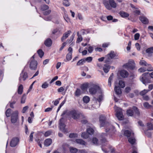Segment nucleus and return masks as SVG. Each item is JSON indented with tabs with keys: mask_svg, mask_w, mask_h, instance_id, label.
I'll list each match as a JSON object with an SVG mask.
<instances>
[{
	"mask_svg": "<svg viewBox=\"0 0 153 153\" xmlns=\"http://www.w3.org/2000/svg\"><path fill=\"white\" fill-rule=\"evenodd\" d=\"M103 3L106 9L111 10L112 8L115 9L117 7V4L114 0H103Z\"/></svg>",
	"mask_w": 153,
	"mask_h": 153,
	"instance_id": "f257e3e1",
	"label": "nucleus"
},
{
	"mask_svg": "<svg viewBox=\"0 0 153 153\" xmlns=\"http://www.w3.org/2000/svg\"><path fill=\"white\" fill-rule=\"evenodd\" d=\"M68 114L74 120H77L80 117H82L83 118H85V117L83 114L79 113L77 111L74 110L69 111L68 112Z\"/></svg>",
	"mask_w": 153,
	"mask_h": 153,
	"instance_id": "f03ea898",
	"label": "nucleus"
},
{
	"mask_svg": "<svg viewBox=\"0 0 153 153\" xmlns=\"http://www.w3.org/2000/svg\"><path fill=\"white\" fill-rule=\"evenodd\" d=\"M115 111L116 112V115L119 120H122L124 118V116L121 109L115 106L114 107Z\"/></svg>",
	"mask_w": 153,
	"mask_h": 153,
	"instance_id": "7ed1b4c3",
	"label": "nucleus"
},
{
	"mask_svg": "<svg viewBox=\"0 0 153 153\" xmlns=\"http://www.w3.org/2000/svg\"><path fill=\"white\" fill-rule=\"evenodd\" d=\"M97 91L98 93L100 92L102 93V91L99 86L98 85H94L91 88L89 89L90 93L92 94H95Z\"/></svg>",
	"mask_w": 153,
	"mask_h": 153,
	"instance_id": "20e7f679",
	"label": "nucleus"
},
{
	"mask_svg": "<svg viewBox=\"0 0 153 153\" xmlns=\"http://www.w3.org/2000/svg\"><path fill=\"white\" fill-rule=\"evenodd\" d=\"M123 66L125 68H129L131 69H133L135 67V63L133 60H130L127 63L124 64Z\"/></svg>",
	"mask_w": 153,
	"mask_h": 153,
	"instance_id": "39448f33",
	"label": "nucleus"
},
{
	"mask_svg": "<svg viewBox=\"0 0 153 153\" xmlns=\"http://www.w3.org/2000/svg\"><path fill=\"white\" fill-rule=\"evenodd\" d=\"M18 112L17 111L13 112L11 114V121L12 123L14 124L16 123L18 119Z\"/></svg>",
	"mask_w": 153,
	"mask_h": 153,
	"instance_id": "423d86ee",
	"label": "nucleus"
},
{
	"mask_svg": "<svg viewBox=\"0 0 153 153\" xmlns=\"http://www.w3.org/2000/svg\"><path fill=\"white\" fill-rule=\"evenodd\" d=\"M116 56V54L113 51H111L110 53L108 54L106 56V59L105 60V62L106 63H109L111 59L114 58Z\"/></svg>",
	"mask_w": 153,
	"mask_h": 153,
	"instance_id": "0eeeda50",
	"label": "nucleus"
},
{
	"mask_svg": "<svg viewBox=\"0 0 153 153\" xmlns=\"http://www.w3.org/2000/svg\"><path fill=\"white\" fill-rule=\"evenodd\" d=\"M64 119L63 117L62 118L59 120V126L60 129L64 132H67V130L65 128V125L63 122Z\"/></svg>",
	"mask_w": 153,
	"mask_h": 153,
	"instance_id": "6e6552de",
	"label": "nucleus"
},
{
	"mask_svg": "<svg viewBox=\"0 0 153 153\" xmlns=\"http://www.w3.org/2000/svg\"><path fill=\"white\" fill-rule=\"evenodd\" d=\"M19 141V139L18 137H15L13 138L10 142V146L12 147L16 146L18 144Z\"/></svg>",
	"mask_w": 153,
	"mask_h": 153,
	"instance_id": "1a4fd4ad",
	"label": "nucleus"
},
{
	"mask_svg": "<svg viewBox=\"0 0 153 153\" xmlns=\"http://www.w3.org/2000/svg\"><path fill=\"white\" fill-rule=\"evenodd\" d=\"M37 61L33 60L30 62V67L32 70H35L37 68Z\"/></svg>",
	"mask_w": 153,
	"mask_h": 153,
	"instance_id": "9d476101",
	"label": "nucleus"
},
{
	"mask_svg": "<svg viewBox=\"0 0 153 153\" xmlns=\"http://www.w3.org/2000/svg\"><path fill=\"white\" fill-rule=\"evenodd\" d=\"M149 73L148 72L144 73L140 77V80L144 84H145L147 82V75H148Z\"/></svg>",
	"mask_w": 153,
	"mask_h": 153,
	"instance_id": "9b49d317",
	"label": "nucleus"
},
{
	"mask_svg": "<svg viewBox=\"0 0 153 153\" xmlns=\"http://www.w3.org/2000/svg\"><path fill=\"white\" fill-rule=\"evenodd\" d=\"M120 73L121 76L124 78L127 77L128 75V72L127 71L124 70L121 71Z\"/></svg>",
	"mask_w": 153,
	"mask_h": 153,
	"instance_id": "f8f14e48",
	"label": "nucleus"
},
{
	"mask_svg": "<svg viewBox=\"0 0 153 153\" xmlns=\"http://www.w3.org/2000/svg\"><path fill=\"white\" fill-rule=\"evenodd\" d=\"M71 33V30H68L67 32L65 33L63 35V36L61 38V41L63 42L65 39H66L69 35Z\"/></svg>",
	"mask_w": 153,
	"mask_h": 153,
	"instance_id": "ddd939ff",
	"label": "nucleus"
},
{
	"mask_svg": "<svg viewBox=\"0 0 153 153\" xmlns=\"http://www.w3.org/2000/svg\"><path fill=\"white\" fill-rule=\"evenodd\" d=\"M124 135L128 137H134V133L128 130H126L124 132Z\"/></svg>",
	"mask_w": 153,
	"mask_h": 153,
	"instance_id": "4468645a",
	"label": "nucleus"
},
{
	"mask_svg": "<svg viewBox=\"0 0 153 153\" xmlns=\"http://www.w3.org/2000/svg\"><path fill=\"white\" fill-rule=\"evenodd\" d=\"M52 44V41L50 38L47 39L45 42V44L48 47H50Z\"/></svg>",
	"mask_w": 153,
	"mask_h": 153,
	"instance_id": "2eb2a0df",
	"label": "nucleus"
},
{
	"mask_svg": "<svg viewBox=\"0 0 153 153\" xmlns=\"http://www.w3.org/2000/svg\"><path fill=\"white\" fill-rule=\"evenodd\" d=\"M52 140L51 139H47L44 142V144L46 146H49L52 143Z\"/></svg>",
	"mask_w": 153,
	"mask_h": 153,
	"instance_id": "dca6fc26",
	"label": "nucleus"
},
{
	"mask_svg": "<svg viewBox=\"0 0 153 153\" xmlns=\"http://www.w3.org/2000/svg\"><path fill=\"white\" fill-rule=\"evenodd\" d=\"M139 19L140 21L144 24H147L149 22L148 19L144 16L140 17Z\"/></svg>",
	"mask_w": 153,
	"mask_h": 153,
	"instance_id": "f3484780",
	"label": "nucleus"
},
{
	"mask_svg": "<svg viewBox=\"0 0 153 153\" xmlns=\"http://www.w3.org/2000/svg\"><path fill=\"white\" fill-rule=\"evenodd\" d=\"M105 131L106 132H108L111 128H112V126L108 123H105Z\"/></svg>",
	"mask_w": 153,
	"mask_h": 153,
	"instance_id": "a211bd4d",
	"label": "nucleus"
},
{
	"mask_svg": "<svg viewBox=\"0 0 153 153\" xmlns=\"http://www.w3.org/2000/svg\"><path fill=\"white\" fill-rule=\"evenodd\" d=\"M147 126L149 130H153V119L151 120L150 123H148L147 124Z\"/></svg>",
	"mask_w": 153,
	"mask_h": 153,
	"instance_id": "6ab92c4d",
	"label": "nucleus"
},
{
	"mask_svg": "<svg viewBox=\"0 0 153 153\" xmlns=\"http://www.w3.org/2000/svg\"><path fill=\"white\" fill-rule=\"evenodd\" d=\"M110 65H105L103 68V70L104 72L107 73L109 71L110 68Z\"/></svg>",
	"mask_w": 153,
	"mask_h": 153,
	"instance_id": "aec40b11",
	"label": "nucleus"
},
{
	"mask_svg": "<svg viewBox=\"0 0 153 153\" xmlns=\"http://www.w3.org/2000/svg\"><path fill=\"white\" fill-rule=\"evenodd\" d=\"M114 91L117 94H120L121 93V91L118 86H115L114 87Z\"/></svg>",
	"mask_w": 153,
	"mask_h": 153,
	"instance_id": "412c9836",
	"label": "nucleus"
},
{
	"mask_svg": "<svg viewBox=\"0 0 153 153\" xmlns=\"http://www.w3.org/2000/svg\"><path fill=\"white\" fill-rule=\"evenodd\" d=\"M120 15L122 17H127L129 16V14L124 11H121L119 12Z\"/></svg>",
	"mask_w": 153,
	"mask_h": 153,
	"instance_id": "4be33fe9",
	"label": "nucleus"
},
{
	"mask_svg": "<svg viewBox=\"0 0 153 153\" xmlns=\"http://www.w3.org/2000/svg\"><path fill=\"white\" fill-rule=\"evenodd\" d=\"M76 142L78 144L82 145H85V142L83 140L80 139H77L76 140Z\"/></svg>",
	"mask_w": 153,
	"mask_h": 153,
	"instance_id": "5701e85b",
	"label": "nucleus"
},
{
	"mask_svg": "<svg viewBox=\"0 0 153 153\" xmlns=\"http://www.w3.org/2000/svg\"><path fill=\"white\" fill-rule=\"evenodd\" d=\"M62 4L66 7H68L71 4L69 2L70 0H62Z\"/></svg>",
	"mask_w": 153,
	"mask_h": 153,
	"instance_id": "b1692460",
	"label": "nucleus"
},
{
	"mask_svg": "<svg viewBox=\"0 0 153 153\" xmlns=\"http://www.w3.org/2000/svg\"><path fill=\"white\" fill-rule=\"evenodd\" d=\"M146 52L148 53V56H150L151 54L153 53V48L152 47L148 48L146 50Z\"/></svg>",
	"mask_w": 153,
	"mask_h": 153,
	"instance_id": "393cba45",
	"label": "nucleus"
},
{
	"mask_svg": "<svg viewBox=\"0 0 153 153\" xmlns=\"http://www.w3.org/2000/svg\"><path fill=\"white\" fill-rule=\"evenodd\" d=\"M81 137L84 139H87L88 138L89 136V134L88 132H83L82 133L81 135Z\"/></svg>",
	"mask_w": 153,
	"mask_h": 153,
	"instance_id": "a878e982",
	"label": "nucleus"
},
{
	"mask_svg": "<svg viewBox=\"0 0 153 153\" xmlns=\"http://www.w3.org/2000/svg\"><path fill=\"white\" fill-rule=\"evenodd\" d=\"M133 109L135 113V114L137 116H139L140 114V112L139 111L137 108L135 107L134 106L133 107Z\"/></svg>",
	"mask_w": 153,
	"mask_h": 153,
	"instance_id": "bb28decb",
	"label": "nucleus"
},
{
	"mask_svg": "<svg viewBox=\"0 0 153 153\" xmlns=\"http://www.w3.org/2000/svg\"><path fill=\"white\" fill-rule=\"evenodd\" d=\"M23 90V85H20L18 87V93L19 94H22Z\"/></svg>",
	"mask_w": 153,
	"mask_h": 153,
	"instance_id": "cd10ccee",
	"label": "nucleus"
},
{
	"mask_svg": "<svg viewBox=\"0 0 153 153\" xmlns=\"http://www.w3.org/2000/svg\"><path fill=\"white\" fill-rule=\"evenodd\" d=\"M129 142L132 144H133L135 142V140L134 137H131L128 139Z\"/></svg>",
	"mask_w": 153,
	"mask_h": 153,
	"instance_id": "c85d7f7f",
	"label": "nucleus"
},
{
	"mask_svg": "<svg viewBox=\"0 0 153 153\" xmlns=\"http://www.w3.org/2000/svg\"><path fill=\"white\" fill-rule=\"evenodd\" d=\"M69 149L71 153H76L78 151L77 149L73 147H70Z\"/></svg>",
	"mask_w": 153,
	"mask_h": 153,
	"instance_id": "c756f323",
	"label": "nucleus"
},
{
	"mask_svg": "<svg viewBox=\"0 0 153 153\" xmlns=\"http://www.w3.org/2000/svg\"><path fill=\"white\" fill-rule=\"evenodd\" d=\"M99 93L100 95L99 96L98 98L96 99V100L98 102H100L103 100V95L102 92L101 93L100 92H99Z\"/></svg>",
	"mask_w": 153,
	"mask_h": 153,
	"instance_id": "7c9ffc66",
	"label": "nucleus"
},
{
	"mask_svg": "<svg viewBox=\"0 0 153 153\" xmlns=\"http://www.w3.org/2000/svg\"><path fill=\"white\" fill-rule=\"evenodd\" d=\"M77 36L78 38L77 39L76 42L79 43L81 42L82 40V38L81 35L79 34L78 32L77 33Z\"/></svg>",
	"mask_w": 153,
	"mask_h": 153,
	"instance_id": "2f4dec72",
	"label": "nucleus"
},
{
	"mask_svg": "<svg viewBox=\"0 0 153 153\" xmlns=\"http://www.w3.org/2000/svg\"><path fill=\"white\" fill-rule=\"evenodd\" d=\"M90 98L87 96L84 97L83 98V100L84 102L88 103L90 101Z\"/></svg>",
	"mask_w": 153,
	"mask_h": 153,
	"instance_id": "473e14b6",
	"label": "nucleus"
},
{
	"mask_svg": "<svg viewBox=\"0 0 153 153\" xmlns=\"http://www.w3.org/2000/svg\"><path fill=\"white\" fill-rule=\"evenodd\" d=\"M49 6L46 4H44L41 6V10L43 11L45 10L48 9Z\"/></svg>",
	"mask_w": 153,
	"mask_h": 153,
	"instance_id": "72a5a7b5",
	"label": "nucleus"
},
{
	"mask_svg": "<svg viewBox=\"0 0 153 153\" xmlns=\"http://www.w3.org/2000/svg\"><path fill=\"white\" fill-rule=\"evenodd\" d=\"M119 85L122 88H123L125 85V82L123 80L119 81Z\"/></svg>",
	"mask_w": 153,
	"mask_h": 153,
	"instance_id": "f704fd0d",
	"label": "nucleus"
},
{
	"mask_svg": "<svg viewBox=\"0 0 153 153\" xmlns=\"http://www.w3.org/2000/svg\"><path fill=\"white\" fill-rule=\"evenodd\" d=\"M149 91V90L144 89V90L141 91L140 92V94L141 95L143 96Z\"/></svg>",
	"mask_w": 153,
	"mask_h": 153,
	"instance_id": "c9c22d12",
	"label": "nucleus"
},
{
	"mask_svg": "<svg viewBox=\"0 0 153 153\" xmlns=\"http://www.w3.org/2000/svg\"><path fill=\"white\" fill-rule=\"evenodd\" d=\"M127 114L128 116H132L133 114V112L131 109H129L127 111Z\"/></svg>",
	"mask_w": 153,
	"mask_h": 153,
	"instance_id": "e433bc0d",
	"label": "nucleus"
},
{
	"mask_svg": "<svg viewBox=\"0 0 153 153\" xmlns=\"http://www.w3.org/2000/svg\"><path fill=\"white\" fill-rule=\"evenodd\" d=\"M106 120L105 117L103 115H101L99 117V121L100 122H104Z\"/></svg>",
	"mask_w": 153,
	"mask_h": 153,
	"instance_id": "4c0bfd02",
	"label": "nucleus"
},
{
	"mask_svg": "<svg viewBox=\"0 0 153 153\" xmlns=\"http://www.w3.org/2000/svg\"><path fill=\"white\" fill-rule=\"evenodd\" d=\"M81 94V91L80 89H77L75 91V95L76 96L78 97Z\"/></svg>",
	"mask_w": 153,
	"mask_h": 153,
	"instance_id": "58836bf2",
	"label": "nucleus"
},
{
	"mask_svg": "<svg viewBox=\"0 0 153 153\" xmlns=\"http://www.w3.org/2000/svg\"><path fill=\"white\" fill-rule=\"evenodd\" d=\"M87 131L89 134H93L94 133V130L91 128H88L87 130Z\"/></svg>",
	"mask_w": 153,
	"mask_h": 153,
	"instance_id": "ea45409f",
	"label": "nucleus"
},
{
	"mask_svg": "<svg viewBox=\"0 0 153 153\" xmlns=\"http://www.w3.org/2000/svg\"><path fill=\"white\" fill-rule=\"evenodd\" d=\"M11 109L10 108L8 109L6 111V115L7 117H10V116Z\"/></svg>",
	"mask_w": 153,
	"mask_h": 153,
	"instance_id": "a19ab883",
	"label": "nucleus"
},
{
	"mask_svg": "<svg viewBox=\"0 0 153 153\" xmlns=\"http://www.w3.org/2000/svg\"><path fill=\"white\" fill-rule=\"evenodd\" d=\"M139 64L141 65L147 66L148 64L144 60H141Z\"/></svg>",
	"mask_w": 153,
	"mask_h": 153,
	"instance_id": "79ce46f5",
	"label": "nucleus"
},
{
	"mask_svg": "<svg viewBox=\"0 0 153 153\" xmlns=\"http://www.w3.org/2000/svg\"><path fill=\"white\" fill-rule=\"evenodd\" d=\"M143 105L144 107L147 108H149L152 107V106L151 105H150L147 102H144L143 103Z\"/></svg>",
	"mask_w": 153,
	"mask_h": 153,
	"instance_id": "37998d69",
	"label": "nucleus"
},
{
	"mask_svg": "<svg viewBox=\"0 0 153 153\" xmlns=\"http://www.w3.org/2000/svg\"><path fill=\"white\" fill-rule=\"evenodd\" d=\"M38 53L41 58L43 56L44 54L43 52L41 49H39L38 51Z\"/></svg>",
	"mask_w": 153,
	"mask_h": 153,
	"instance_id": "c03bdc74",
	"label": "nucleus"
},
{
	"mask_svg": "<svg viewBox=\"0 0 153 153\" xmlns=\"http://www.w3.org/2000/svg\"><path fill=\"white\" fill-rule=\"evenodd\" d=\"M85 62V60L83 59H82L79 60L76 64V65L78 66L82 65L83 62Z\"/></svg>",
	"mask_w": 153,
	"mask_h": 153,
	"instance_id": "a18cd8bd",
	"label": "nucleus"
},
{
	"mask_svg": "<svg viewBox=\"0 0 153 153\" xmlns=\"http://www.w3.org/2000/svg\"><path fill=\"white\" fill-rule=\"evenodd\" d=\"M71 56H72V53H69L66 55V59H67L69 61L71 59Z\"/></svg>",
	"mask_w": 153,
	"mask_h": 153,
	"instance_id": "49530a36",
	"label": "nucleus"
},
{
	"mask_svg": "<svg viewBox=\"0 0 153 153\" xmlns=\"http://www.w3.org/2000/svg\"><path fill=\"white\" fill-rule=\"evenodd\" d=\"M85 60V62L87 61L88 62H91L92 60V58L91 57H88L85 58L84 59Z\"/></svg>",
	"mask_w": 153,
	"mask_h": 153,
	"instance_id": "de8ad7c7",
	"label": "nucleus"
},
{
	"mask_svg": "<svg viewBox=\"0 0 153 153\" xmlns=\"http://www.w3.org/2000/svg\"><path fill=\"white\" fill-rule=\"evenodd\" d=\"M74 35H72L70 38L69 39H68L67 41V42L68 43H71L72 41L73 40L74 38Z\"/></svg>",
	"mask_w": 153,
	"mask_h": 153,
	"instance_id": "09e8293b",
	"label": "nucleus"
},
{
	"mask_svg": "<svg viewBox=\"0 0 153 153\" xmlns=\"http://www.w3.org/2000/svg\"><path fill=\"white\" fill-rule=\"evenodd\" d=\"M48 85L47 82H45L42 84V87L43 88H46L48 87Z\"/></svg>",
	"mask_w": 153,
	"mask_h": 153,
	"instance_id": "8fccbe9b",
	"label": "nucleus"
},
{
	"mask_svg": "<svg viewBox=\"0 0 153 153\" xmlns=\"http://www.w3.org/2000/svg\"><path fill=\"white\" fill-rule=\"evenodd\" d=\"M147 66L148 67V68L147 69L148 71H153V68L151 67L150 65L147 64Z\"/></svg>",
	"mask_w": 153,
	"mask_h": 153,
	"instance_id": "3c124183",
	"label": "nucleus"
},
{
	"mask_svg": "<svg viewBox=\"0 0 153 153\" xmlns=\"http://www.w3.org/2000/svg\"><path fill=\"white\" fill-rule=\"evenodd\" d=\"M25 95L24 94L23 95L21 100V103H24L25 102V100L26 99V97H25Z\"/></svg>",
	"mask_w": 153,
	"mask_h": 153,
	"instance_id": "603ef678",
	"label": "nucleus"
},
{
	"mask_svg": "<svg viewBox=\"0 0 153 153\" xmlns=\"http://www.w3.org/2000/svg\"><path fill=\"white\" fill-rule=\"evenodd\" d=\"M77 135L76 133H71L69 135V137L70 138H73L77 137Z\"/></svg>",
	"mask_w": 153,
	"mask_h": 153,
	"instance_id": "864d4df0",
	"label": "nucleus"
},
{
	"mask_svg": "<svg viewBox=\"0 0 153 153\" xmlns=\"http://www.w3.org/2000/svg\"><path fill=\"white\" fill-rule=\"evenodd\" d=\"M88 87V84H83L81 86V88L83 90L86 89Z\"/></svg>",
	"mask_w": 153,
	"mask_h": 153,
	"instance_id": "5fc2aeb1",
	"label": "nucleus"
},
{
	"mask_svg": "<svg viewBox=\"0 0 153 153\" xmlns=\"http://www.w3.org/2000/svg\"><path fill=\"white\" fill-rule=\"evenodd\" d=\"M140 35L139 33H136L134 36V38L135 40H137L139 39Z\"/></svg>",
	"mask_w": 153,
	"mask_h": 153,
	"instance_id": "6e6d98bb",
	"label": "nucleus"
},
{
	"mask_svg": "<svg viewBox=\"0 0 153 153\" xmlns=\"http://www.w3.org/2000/svg\"><path fill=\"white\" fill-rule=\"evenodd\" d=\"M92 142L94 144H97L98 143V140L96 138H93L92 140Z\"/></svg>",
	"mask_w": 153,
	"mask_h": 153,
	"instance_id": "4d7b16f0",
	"label": "nucleus"
},
{
	"mask_svg": "<svg viewBox=\"0 0 153 153\" xmlns=\"http://www.w3.org/2000/svg\"><path fill=\"white\" fill-rule=\"evenodd\" d=\"M51 133L52 131H47L45 132V137H47L51 135Z\"/></svg>",
	"mask_w": 153,
	"mask_h": 153,
	"instance_id": "13d9d810",
	"label": "nucleus"
},
{
	"mask_svg": "<svg viewBox=\"0 0 153 153\" xmlns=\"http://www.w3.org/2000/svg\"><path fill=\"white\" fill-rule=\"evenodd\" d=\"M27 77V73L26 72L24 73L23 75V77H22V78L23 79V80L25 81Z\"/></svg>",
	"mask_w": 153,
	"mask_h": 153,
	"instance_id": "bf43d9fd",
	"label": "nucleus"
},
{
	"mask_svg": "<svg viewBox=\"0 0 153 153\" xmlns=\"http://www.w3.org/2000/svg\"><path fill=\"white\" fill-rule=\"evenodd\" d=\"M16 102L15 101H13L12 102H10V108H13L14 107L13 106V105L16 103Z\"/></svg>",
	"mask_w": 153,
	"mask_h": 153,
	"instance_id": "052dcab7",
	"label": "nucleus"
},
{
	"mask_svg": "<svg viewBox=\"0 0 153 153\" xmlns=\"http://www.w3.org/2000/svg\"><path fill=\"white\" fill-rule=\"evenodd\" d=\"M51 12V11L50 10H48L43 12V14L44 15H47L49 14Z\"/></svg>",
	"mask_w": 153,
	"mask_h": 153,
	"instance_id": "680f3d73",
	"label": "nucleus"
},
{
	"mask_svg": "<svg viewBox=\"0 0 153 153\" xmlns=\"http://www.w3.org/2000/svg\"><path fill=\"white\" fill-rule=\"evenodd\" d=\"M93 50V48L91 46L89 47L88 49V51L89 53H91Z\"/></svg>",
	"mask_w": 153,
	"mask_h": 153,
	"instance_id": "e2e57ef3",
	"label": "nucleus"
},
{
	"mask_svg": "<svg viewBox=\"0 0 153 153\" xmlns=\"http://www.w3.org/2000/svg\"><path fill=\"white\" fill-rule=\"evenodd\" d=\"M146 70L144 69L143 68H141L138 69V71L142 73L146 71Z\"/></svg>",
	"mask_w": 153,
	"mask_h": 153,
	"instance_id": "0e129e2a",
	"label": "nucleus"
},
{
	"mask_svg": "<svg viewBox=\"0 0 153 153\" xmlns=\"http://www.w3.org/2000/svg\"><path fill=\"white\" fill-rule=\"evenodd\" d=\"M65 17H64L65 19L67 22H69L70 21V19L68 17V15L65 13Z\"/></svg>",
	"mask_w": 153,
	"mask_h": 153,
	"instance_id": "69168bd1",
	"label": "nucleus"
},
{
	"mask_svg": "<svg viewBox=\"0 0 153 153\" xmlns=\"http://www.w3.org/2000/svg\"><path fill=\"white\" fill-rule=\"evenodd\" d=\"M28 106H26L23 107L22 110V112L23 113H25L26 111L28 109Z\"/></svg>",
	"mask_w": 153,
	"mask_h": 153,
	"instance_id": "338daca9",
	"label": "nucleus"
},
{
	"mask_svg": "<svg viewBox=\"0 0 153 153\" xmlns=\"http://www.w3.org/2000/svg\"><path fill=\"white\" fill-rule=\"evenodd\" d=\"M131 90V89L130 87H127L125 89V92L128 93H129Z\"/></svg>",
	"mask_w": 153,
	"mask_h": 153,
	"instance_id": "774afa93",
	"label": "nucleus"
}]
</instances>
